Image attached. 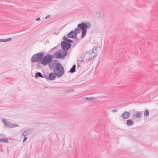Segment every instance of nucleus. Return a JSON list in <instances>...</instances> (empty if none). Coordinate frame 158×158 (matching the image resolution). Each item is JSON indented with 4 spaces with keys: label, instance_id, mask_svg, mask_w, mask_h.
Instances as JSON below:
<instances>
[{
    "label": "nucleus",
    "instance_id": "nucleus-29",
    "mask_svg": "<svg viewBox=\"0 0 158 158\" xmlns=\"http://www.w3.org/2000/svg\"><path fill=\"white\" fill-rule=\"evenodd\" d=\"M84 56H83V54H82V56H81V60H80V62H83L84 61V59H83V57H84Z\"/></svg>",
    "mask_w": 158,
    "mask_h": 158
},
{
    "label": "nucleus",
    "instance_id": "nucleus-36",
    "mask_svg": "<svg viewBox=\"0 0 158 158\" xmlns=\"http://www.w3.org/2000/svg\"><path fill=\"white\" fill-rule=\"evenodd\" d=\"M53 34H58V33H57V32H54V33H53Z\"/></svg>",
    "mask_w": 158,
    "mask_h": 158
},
{
    "label": "nucleus",
    "instance_id": "nucleus-31",
    "mask_svg": "<svg viewBox=\"0 0 158 158\" xmlns=\"http://www.w3.org/2000/svg\"><path fill=\"white\" fill-rule=\"evenodd\" d=\"M27 137H26L25 136L23 140V143L25 142L26 140H27Z\"/></svg>",
    "mask_w": 158,
    "mask_h": 158
},
{
    "label": "nucleus",
    "instance_id": "nucleus-40",
    "mask_svg": "<svg viewBox=\"0 0 158 158\" xmlns=\"http://www.w3.org/2000/svg\"><path fill=\"white\" fill-rule=\"evenodd\" d=\"M0 42H1V39H0Z\"/></svg>",
    "mask_w": 158,
    "mask_h": 158
},
{
    "label": "nucleus",
    "instance_id": "nucleus-18",
    "mask_svg": "<svg viewBox=\"0 0 158 158\" xmlns=\"http://www.w3.org/2000/svg\"><path fill=\"white\" fill-rule=\"evenodd\" d=\"M24 132L25 133L24 135L26 136L31 134V131L30 128L27 129V130H25Z\"/></svg>",
    "mask_w": 158,
    "mask_h": 158
},
{
    "label": "nucleus",
    "instance_id": "nucleus-39",
    "mask_svg": "<svg viewBox=\"0 0 158 158\" xmlns=\"http://www.w3.org/2000/svg\"><path fill=\"white\" fill-rule=\"evenodd\" d=\"M0 151L1 152H2V149L1 148L0 149Z\"/></svg>",
    "mask_w": 158,
    "mask_h": 158
},
{
    "label": "nucleus",
    "instance_id": "nucleus-33",
    "mask_svg": "<svg viewBox=\"0 0 158 158\" xmlns=\"http://www.w3.org/2000/svg\"><path fill=\"white\" fill-rule=\"evenodd\" d=\"M36 21H40V18H37L36 19Z\"/></svg>",
    "mask_w": 158,
    "mask_h": 158
},
{
    "label": "nucleus",
    "instance_id": "nucleus-4",
    "mask_svg": "<svg viewBox=\"0 0 158 158\" xmlns=\"http://www.w3.org/2000/svg\"><path fill=\"white\" fill-rule=\"evenodd\" d=\"M53 58V56L52 55L48 54L45 56H43L40 63L44 66L49 64L52 63Z\"/></svg>",
    "mask_w": 158,
    "mask_h": 158
},
{
    "label": "nucleus",
    "instance_id": "nucleus-26",
    "mask_svg": "<svg viewBox=\"0 0 158 158\" xmlns=\"http://www.w3.org/2000/svg\"><path fill=\"white\" fill-rule=\"evenodd\" d=\"M11 128L15 127H19V126H18L16 124L14 123V124H12V123H11Z\"/></svg>",
    "mask_w": 158,
    "mask_h": 158
},
{
    "label": "nucleus",
    "instance_id": "nucleus-13",
    "mask_svg": "<svg viewBox=\"0 0 158 158\" xmlns=\"http://www.w3.org/2000/svg\"><path fill=\"white\" fill-rule=\"evenodd\" d=\"M79 24H78L77 28H76L75 29V31H74V32L75 33H76L77 34H78L81 32V31H82V29L81 28L79 27Z\"/></svg>",
    "mask_w": 158,
    "mask_h": 158
},
{
    "label": "nucleus",
    "instance_id": "nucleus-34",
    "mask_svg": "<svg viewBox=\"0 0 158 158\" xmlns=\"http://www.w3.org/2000/svg\"><path fill=\"white\" fill-rule=\"evenodd\" d=\"M54 62H59L57 60H54Z\"/></svg>",
    "mask_w": 158,
    "mask_h": 158
},
{
    "label": "nucleus",
    "instance_id": "nucleus-3",
    "mask_svg": "<svg viewBox=\"0 0 158 158\" xmlns=\"http://www.w3.org/2000/svg\"><path fill=\"white\" fill-rule=\"evenodd\" d=\"M63 40L61 42V48L68 51L71 47L72 45L70 44L73 43V41L67 38L65 35L63 36Z\"/></svg>",
    "mask_w": 158,
    "mask_h": 158
},
{
    "label": "nucleus",
    "instance_id": "nucleus-30",
    "mask_svg": "<svg viewBox=\"0 0 158 158\" xmlns=\"http://www.w3.org/2000/svg\"><path fill=\"white\" fill-rule=\"evenodd\" d=\"M117 111V110L116 109H114L112 110V111L113 112H116Z\"/></svg>",
    "mask_w": 158,
    "mask_h": 158
},
{
    "label": "nucleus",
    "instance_id": "nucleus-35",
    "mask_svg": "<svg viewBox=\"0 0 158 158\" xmlns=\"http://www.w3.org/2000/svg\"><path fill=\"white\" fill-rule=\"evenodd\" d=\"M25 135V133H24V132L22 133V135H23V136H24V137L26 136V135Z\"/></svg>",
    "mask_w": 158,
    "mask_h": 158
},
{
    "label": "nucleus",
    "instance_id": "nucleus-6",
    "mask_svg": "<svg viewBox=\"0 0 158 158\" xmlns=\"http://www.w3.org/2000/svg\"><path fill=\"white\" fill-rule=\"evenodd\" d=\"M44 56V52H40L34 54L31 58V62L35 63L40 61Z\"/></svg>",
    "mask_w": 158,
    "mask_h": 158
},
{
    "label": "nucleus",
    "instance_id": "nucleus-14",
    "mask_svg": "<svg viewBox=\"0 0 158 158\" xmlns=\"http://www.w3.org/2000/svg\"><path fill=\"white\" fill-rule=\"evenodd\" d=\"M126 124L127 126H130L133 125L134 123L131 119H129L127 120Z\"/></svg>",
    "mask_w": 158,
    "mask_h": 158
},
{
    "label": "nucleus",
    "instance_id": "nucleus-21",
    "mask_svg": "<svg viewBox=\"0 0 158 158\" xmlns=\"http://www.w3.org/2000/svg\"><path fill=\"white\" fill-rule=\"evenodd\" d=\"M11 38H9L5 39H1V42H6L8 41H10L11 40Z\"/></svg>",
    "mask_w": 158,
    "mask_h": 158
},
{
    "label": "nucleus",
    "instance_id": "nucleus-17",
    "mask_svg": "<svg viewBox=\"0 0 158 158\" xmlns=\"http://www.w3.org/2000/svg\"><path fill=\"white\" fill-rule=\"evenodd\" d=\"M74 32V31L72 30L67 35V37L72 38Z\"/></svg>",
    "mask_w": 158,
    "mask_h": 158
},
{
    "label": "nucleus",
    "instance_id": "nucleus-19",
    "mask_svg": "<svg viewBox=\"0 0 158 158\" xmlns=\"http://www.w3.org/2000/svg\"><path fill=\"white\" fill-rule=\"evenodd\" d=\"M87 32V31L82 30L81 35V39L83 38L86 35Z\"/></svg>",
    "mask_w": 158,
    "mask_h": 158
},
{
    "label": "nucleus",
    "instance_id": "nucleus-22",
    "mask_svg": "<svg viewBox=\"0 0 158 158\" xmlns=\"http://www.w3.org/2000/svg\"><path fill=\"white\" fill-rule=\"evenodd\" d=\"M149 112L147 110H146L144 112V115L146 117H147L149 116Z\"/></svg>",
    "mask_w": 158,
    "mask_h": 158
},
{
    "label": "nucleus",
    "instance_id": "nucleus-10",
    "mask_svg": "<svg viewBox=\"0 0 158 158\" xmlns=\"http://www.w3.org/2000/svg\"><path fill=\"white\" fill-rule=\"evenodd\" d=\"M130 116V113L125 111L122 114L121 117L123 119H127L129 118Z\"/></svg>",
    "mask_w": 158,
    "mask_h": 158
},
{
    "label": "nucleus",
    "instance_id": "nucleus-37",
    "mask_svg": "<svg viewBox=\"0 0 158 158\" xmlns=\"http://www.w3.org/2000/svg\"><path fill=\"white\" fill-rule=\"evenodd\" d=\"M79 66V65L78 63H77V68L78 69V67Z\"/></svg>",
    "mask_w": 158,
    "mask_h": 158
},
{
    "label": "nucleus",
    "instance_id": "nucleus-5",
    "mask_svg": "<svg viewBox=\"0 0 158 158\" xmlns=\"http://www.w3.org/2000/svg\"><path fill=\"white\" fill-rule=\"evenodd\" d=\"M63 51H62L61 50H59L57 51L54 54L55 57L57 59H64L67 55L68 51H65L63 48L62 49Z\"/></svg>",
    "mask_w": 158,
    "mask_h": 158
},
{
    "label": "nucleus",
    "instance_id": "nucleus-25",
    "mask_svg": "<svg viewBox=\"0 0 158 158\" xmlns=\"http://www.w3.org/2000/svg\"><path fill=\"white\" fill-rule=\"evenodd\" d=\"M96 55H97L95 54V55H94L93 56H92L91 57H89L88 59H86V61H89L90 60H92V59Z\"/></svg>",
    "mask_w": 158,
    "mask_h": 158
},
{
    "label": "nucleus",
    "instance_id": "nucleus-8",
    "mask_svg": "<svg viewBox=\"0 0 158 158\" xmlns=\"http://www.w3.org/2000/svg\"><path fill=\"white\" fill-rule=\"evenodd\" d=\"M56 74L53 72V73H51L48 76V75H44V78L47 80L50 81H53L55 79L56 77Z\"/></svg>",
    "mask_w": 158,
    "mask_h": 158
},
{
    "label": "nucleus",
    "instance_id": "nucleus-1",
    "mask_svg": "<svg viewBox=\"0 0 158 158\" xmlns=\"http://www.w3.org/2000/svg\"><path fill=\"white\" fill-rule=\"evenodd\" d=\"M48 67L50 69L53 70V72L55 73L58 78L61 77L64 73V68L59 62H52L48 65Z\"/></svg>",
    "mask_w": 158,
    "mask_h": 158
},
{
    "label": "nucleus",
    "instance_id": "nucleus-23",
    "mask_svg": "<svg viewBox=\"0 0 158 158\" xmlns=\"http://www.w3.org/2000/svg\"><path fill=\"white\" fill-rule=\"evenodd\" d=\"M41 63H40V61L38 62V63L37 64V68L41 69L42 68V66L40 65Z\"/></svg>",
    "mask_w": 158,
    "mask_h": 158
},
{
    "label": "nucleus",
    "instance_id": "nucleus-11",
    "mask_svg": "<svg viewBox=\"0 0 158 158\" xmlns=\"http://www.w3.org/2000/svg\"><path fill=\"white\" fill-rule=\"evenodd\" d=\"M141 114V112H137L136 114H133L132 118H140Z\"/></svg>",
    "mask_w": 158,
    "mask_h": 158
},
{
    "label": "nucleus",
    "instance_id": "nucleus-12",
    "mask_svg": "<svg viewBox=\"0 0 158 158\" xmlns=\"http://www.w3.org/2000/svg\"><path fill=\"white\" fill-rule=\"evenodd\" d=\"M44 75H43L42 73L40 72H36L35 74L34 77L36 78H38V77L41 78H44Z\"/></svg>",
    "mask_w": 158,
    "mask_h": 158
},
{
    "label": "nucleus",
    "instance_id": "nucleus-24",
    "mask_svg": "<svg viewBox=\"0 0 158 158\" xmlns=\"http://www.w3.org/2000/svg\"><path fill=\"white\" fill-rule=\"evenodd\" d=\"M75 39V41L76 42H77V43L76 44H75L74 46H73V47H74L80 41V40L78 38H76L74 39Z\"/></svg>",
    "mask_w": 158,
    "mask_h": 158
},
{
    "label": "nucleus",
    "instance_id": "nucleus-28",
    "mask_svg": "<svg viewBox=\"0 0 158 158\" xmlns=\"http://www.w3.org/2000/svg\"><path fill=\"white\" fill-rule=\"evenodd\" d=\"M76 38H77V34L76 33H74L73 37L72 38L74 39Z\"/></svg>",
    "mask_w": 158,
    "mask_h": 158
},
{
    "label": "nucleus",
    "instance_id": "nucleus-16",
    "mask_svg": "<svg viewBox=\"0 0 158 158\" xmlns=\"http://www.w3.org/2000/svg\"><path fill=\"white\" fill-rule=\"evenodd\" d=\"M76 65H73L72 67L70 68L69 72L71 73H73L76 71Z\"/></svg>",
    "mask_w": 158,
    "mask_h": 158
},
{
    "label": "nucleus",
    "instance_id": "nucleus-27",
    "mask_svg": "<svg viewBox=\"0 0 158 158\" xmlns=\"http://www.w3.org/2000/svg\"><path fill=\"white\" fill-rule=\"evenodd\" d=\"M97 48L94 47L93 49V50L92 52V54L94 53L95 54V52H94V50H95L96 51Z\"/></svg>",
    "mask_w": 158,
    "mask_h": 158
},
{
    "label": "nucleus",
    "instance_id": "nucleus-32",
    "mask_svg": "<svg viewBox=\"0 0 158 158\" xmlns=\"http://www.w3.org/2000/svg\"><path fill=\"white\" fill-rule=\"evenodd\" d=\"M51 17V15H47L45 18V19H47Z\"/></svg>",
    "mask_w": 158,
    "mask_h": 158
},
{
    "label": "nucleus",
    "instance_id": "nucleus-2",
    "mask_svg": "<svg viewBox=\"0 0 158 158\" xmlns=\"http://www.w3.org/2000/svg\"><path fill=\"white\" fill-rule=\"evenodd\" d=\"M48 67L50 69L53 70V72L55 73L58 78L61 77L64 73V68L59 62H52L48 65Z\"/></svg>",
    "mask_w": 158,
    "mask_h": 158
},
{
    "label": "nucleus",
    "instance_id": "nucleus-7",
    "mask_svg": "<svg viewBox=\"0 0 158 158\" xmlns=\"http://www.w3.org/2000/svg\"><path fill=\"white\" fill-rule=\"evenodd\" d=\"M79 26L81 28L82 30L87 31V29L91 27L90 23L87 22H82L79 24Z\"/></svg>",
    "mask_w": 158,
    "mask_h": 158
},
{
    "label": "nucleus",
    "instance_id": "nucleus-38",
    "mask_svg": "<svg viewBox=\"0 0 158 158\" xmlns=\"http://www.w3.org/2000/svg\"><path fill=\"white\" fill-rule=\"evenodd\" d=\"M56 48V47H54V48H52V49H51V50H52V49H55Z\"/></svg>",
    "mask_w": 158,
    "mask_h": 158
},
{
    "label": "nucleus",
    "instance_id": "nucleus-15",
    "mask_svg": "<svg viewBox=\"0 0 158 158\" xmlns=\"http://www.w3.org/2000/svg\"><path fill=\"white\" fill-rule=\"evenodd\" d=\"M9 142L7 138H0V142L8 143Z\"/></svg>",
    "mask_w": 158,
    "mask_h": 158
},
{
    "label": "nucleus",
    "instance_id": "nucleus-20",
    "mask_svg": "<svg viewBox=\"0 0 158 158\" xmlns=\"http://www.w3.org/2000/svg\"><path fill=\"white\" fill-rule=\"evenodd\" d=\"M96 99V98L94 97H85L84 98V99H85L87 101H91L92 100H93L94 99Z\"/></svg>",
    "mask_w": 158,
    "mask_h": 158
},
{
    "label": "nucleus",
    "instance_id": "nucleus-9",
    "mask_svg": "<svg viewBox=\"0 0 158 158\" xmlns=\"http://www.w3.org/2000/svg\"><path fill=\"white\" fill-rule=\"evenodd\" d=\"M2 122L3 123L4 125L6 127L8 128H10L11 127V123H12L6 120L5 119H2Z\"/></svg>",
    "mask_w": 158,
    "mask_h": 158
}]
</instances>
